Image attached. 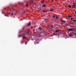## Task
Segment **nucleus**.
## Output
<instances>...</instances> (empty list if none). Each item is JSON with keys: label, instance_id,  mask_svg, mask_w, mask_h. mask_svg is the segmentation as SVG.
Returning a JSON list of instances; mask_svg holds the SVG:
<instances>
[{"label": "nucleus", "instance_id": "f257e3e1", "mask_svg": "<svg viewBox=\"0 0 76 76\" xmlns=\"http://www.w3.org/2000/svg\"><path fill=\"white\" fill-rule=\"evenodd\" d=\"M25 35V34H22L20 37H22V36H23V39H26V37L24 36V35Z\"/></svg>", "mask_w": 76, "mask_h": 76}, {"label": "nucleus", "instance_id": "412c9836", "mask_svg": "<svg viewBox=\"0 0 76 76\" xmlns=\"http://www.w3.org/2000/svg\"><path fill=\"white\" fill-rule=\"evenodd\" d=\"M11 15L12 16H13V13H11Z\"/></svg>", "mask_w": 76, "mask_h": 76}, {"label": "nucleus", "instance_id": "a211bd4d", "mask_svg": "<svg viewBox=\"0 0 76 76\" xmlns=\"http://www.w3.org/2000/svg\"><path fill=\"white\" fill-rule=\"evenodd\" d=\"M72 21H73V22H76V20H72Z\"/></svg>", "mask_w": 76, "mask_h": 76}, {"label": "nucleus", "instance_id": "6ab92c4d", "mask_svg": "<svg viewBox=\"0 0 76 76\" xmlns=\"http://www.w3.org/2000/svg\"><path fill=\"white\" fill-rule=\"evenodd\" d=\"M72 15H68V18H70V17H72Z\"/></svg>", "mask_w": 76, "mask_h": 76}, {"label": "nucleus", "instance_id": "9d476101", "mask_svg": "<svg viewBox=\"0 0 76 76\" xmlns=\"http://www.w3.org/2000/svg\"><path fill=\"white\" fill-rule=\"evenodd\" d=\"M54 9H53V10H50V12H53V11H54Z\"/></svg>", "mask_w": 76, "mask_h": 76}, {"label": "nucleus", "instance_id": "f03ea898", "mask_svg": "<svg viewBox=\"0 0 76 76\" xmlns=\"http://www.w3.org/2000/svg\"><path fill=\"white\" fill-rule=\"evenodd\" d=\"M67 30H68L69 31H74V28H68Z\"/></svg>", "mask_w": 76, "mask_h": 76}, {"label": "nucleus", "instance_id": "6e6552de", "mask_svg": "<svg viewBox=\"0 0 76 76\" xmlns=\"http://www.w3.org/2000/svg\"><path fill=\"white\" fill-rule=\"evenodd\" d=\"M39 29H40V30H42V28L41 27H39Z\"/></svg>", "mask_w": 76, "mask_h": 76}, {"label": "nucleus", "instance_id": "20e7f679", "mask_svg": "<svg viewBox=\"0 0 76 76\" xmlns=\"http://www.w3.org/2000/svg\"><path fill=\"white\" fill-rule=\"evenodd\" d=\"M74 32H72V33H69L68 34L69 36L70 37H71L72 36H73V34Z\"/></svg>", "mask_w": 76, "mask_h": 76}, {"label": "nucleus", "instance_id": "cd10ccee", "mask_svg": "<svg viewBox=\"0 0 76 76\" xmlns=\"http://www.w3.org/2000/svg\"><path fill=\"white\" fill-rule=\"evenodd\" d=\"M44 1H42V3H44Z\"/></svg>", "mask_w": 76, "mask_h": 76}, {"label": "nucleus", "instance_id": "c756f323", "mask_svg": "<svg viewBox=\"0 0 76 76\" xmlns=\"http://www.w3.org/2000/svg\"><path fill=\"white\" fill-rule=\"evenodd\" d=\"M32 24H34V23H33Z\"/></svg>", "mask_w": 76, "mask_h": 76}, {"label": "nucleus", "instance_id": "39448f33", "mask_svg": "<svg viewBox=\"0 0 76 76\" xmlns=\"http://www.w3.org/2000/svg\"><path fill=\"white\" fill-rule=\"evenodd\" d=\"M60 21H61V22H63V23H66V22H68V21H66L64 20H61Z\"/></svg>", "mask_w": 76, "mask_h": 76}, {"label": "nucleus", "instance_id": "c85d7f7f", "mask_svg": "<svg viewBox=\"0 0 76 76\" xmlns=\"http://www.w3.org/2000/svg\"><path fill=\"white\" fill-rule=\"evenodd\" d=\"M75 14H76V12H75Z\"/></svg>", "mask_w": 76, "mask_h": 76}, {"label": "nucleus", "instance_id": "dca6fc26", "mask_svg": "<svg viewBox=\"0 0 76 76\" xmlns=\"http://www.w3.org/2000/svg\"><path fill=\"white\" fill-rule=\"evenodd\" d=\"M68 7H69V8H71V7H72V6H71L70 5H69L68 6Z\"/></svg>", "mask_w": 76, "mask_h": 76}, {"label": "nucleus", "instance_id": "ddd939ff", "mask_svg": "<svg viewBox=\"0 0 76 76\" xmlns=\"http://www.w3.org/2000/svg\"><path fill=\"white\" fill-rule=\"evenodd\" d=\"M42 12H45L46 13H47V12H46V11L45 10H42Z\"/></svg>", "mask_w": 76, "mask_h": 76}, {"label": "nucleus", "instance_id": "aec40b11", "mask_svg": "<svg viewBox=\"0 0 76 76\" xmlns=\"http://www.w3.org/2000/svg\"><path fill=\"white\" fill-rule=\"evenodd\" d=\"M56 19H58V17H56Z\"/></svg>", "mask_w": 76, "mask_h": 76}, {"label": "nucleus", "instance_id": "1a4fd4ad", "mask_svg": "<svg viewBox=\"0 0 76 76\" xmlns=\"http://www.w3.org/2000/svg\"><path fill=\"white\" fill-rule=\"evenodd\" d=\"M4 15L5 16H7V17H9V16H8V15H7V14H5Z\"/></svg>", "mask_w": 76, "mask_h": 76}, {"label": "nucleus", "instance_id": "b1692460", "mask_svg": "<svg viewBox=\"0 0 76 76\" xmlns=\"http://www.w3.org/2000/svg\"><path fill=\"white\" fill-rule=\"evenodd\" d=\"M51 28H54V27H53V26H51Z\"/></svg>", "mask_w": 76, "mask_h": 76}, {"label": "nucleus", "instance_id": "5701e85b", "mask_svg": "<svg viewBox=\"0 0 76 76\" xmlns=\"http://www.w3.org/2000/svg\"><path fill=\"white\" fill-rule=\"evenodd\" d=\"M53 18H55V16L53 15Z\"/></svg>", "mask_w": 76, "mask_h": 76}, {"label": "nucleus", "instance_id": "f3484780", "mask_svg": "<svg viewBox=\"0 0 76 76\" xmlns=\"http://www.w3.org/2000/svg\"><path fill=\"white\" fill-rule=\"evenodd\" d=\"M56 32H59V30H56Z\"/></svg>", "mask_w": 76, "mask_h": 76}, {"label": "nucleus", "instance_id": "a878e982", "mask_svg": "<svg viewBox=\"0 0 76 76\" xmlns=\"http://www.w3.org/2000/svg\"><path fill=\"white\" fill-rule=\"evenodd\" d=\"M26 6L27 7H28V5L26 4Z\"/></svg>", "mask_w": 76, "mask_h": 76}, {"label": "nucleus", "instance_id": "0eeeda50", "mask_svg": "<svg viewBox=\"0 0 76 76\" xmlns=\"http://www.w3.org/2000/svg\"><path fill=\"white\" fill-rule=\"evenodd\" d=\"M42 7H46V5L45 4L42 5Z\"/></svg>", "mask_w": 76, "mask_h": 76}, {"label": "nucleus", "instance_id": "7ed1b4c3", "mask_svg": "<svg viewBox=\"0 0 76 76\" xmlns=\"http://www.w3.org/2000/svg\"><path fill=\"white\" fill-rule=\"evenodd\" d=\"M76 4L75 3H74L73 5L72 6V9H73V8H74V9H75V7H76Z\"/></svg>", "mask_w": 76, "mask_h": 76}, {"label": "nucleus", "instance_id": "423d86ee", "mask_svg": "<svg viewBox=\"0 0 76 76\" xmlns=\"http://www.w3.org/2000/svg\"><path fill=\"white\" fill-rule=\"evenodd\" d=\"M31 22H29L28 23H27V26H31Z\"/></svg>", "mask_w": 76, "mask_h": 76}, {"label": "nucleus", "instance_id": "2eb2a0df", "mask_svg": "<svg viewBox=\"0 0 76 76\" xmlns=\"http://www.w3.org/2000/svg\"><path fill=\"white\" fill-rule=\"evenodd\" d=\"M70 27H71V28H72V27H75V26L72 25V26H70Z\"/></svg>", "mask_w": 76, "mask_h": 76}, {"label": "nucleus", "instance_id": "4468645a", "mask_svg": "<svg viewBox=\"0 0 76 76\" xmlns=\"http://www.w3.org/2000/svg\"><path fill=\"white\" fill-rule=\"evenodd\" d=\"M33 2H34V1H33V0H31V3H33Z\"/></svg>", "mask_w": 76, "mask_h": 76}, {"label": "nucleus", "instance_id": "f8f14e48", "mask_svg": "<svg viewBox=\"0 0 76 76\" xmlns=\"http://www.w3.org/2000/svg\"><path fill=\"white\" fill-rule=\"evenodd\" d=\"M38 42H34V44L35 45L37 44H38Z\"/></svg>", "mask_w": 76, "mask_h": 76}, {"label": "nucleus", "instance_id": "bb28decb", "mask_svg": "<svg viewBox=\"0 0 76 76\" xmlns=\"http://www.w3.org/2000/svg\"><path fill=\"white\" fill-rule=\"evenodd\" d=\"M52 2H53L54 1V0H52Z\"/></svg>", "mask_w": 76, "mask_h": 76}, {"label": "nucleus", "instance_id": "393cba45", "mask_svg": "<svg viewBox=\"0 0 76 76\" xmlns=\"http://www.w3.org/2000/svg\"><path fill=\"white\" fill-rule=\"evenodd\" d=\"M74 35H76V33L74 34Z\"/></svg>", "mask_w": 76, "mask_h": 76}, {"label": "nucleus", "instance_id": "9b49d317", "mask_svg": "<svg viewBox=\"0 0 76 76\" xmlns=\"http://www.w3.org/2000/svg\"><path fill=\"white\" fill-rule=\"evenodd\" d=\"M10 6H11V7H13V5L12 4H11L10 5Z\"/></svg>", "mask_w": 76, "mask_h": 76}, {"label": "nucleus", "instance_id": "4be33fe9", "mask_svg": "<svg viewBox=\"0 0 76 76\" xmlns=\"http://www.w3.org/2000/svg\"><path fill=\"white\" fill-rule=\"evenodd\" d=\"M72 19H73V18H71V20H72Z\"/></svg>", "mask_w": 76, "mask_h": 76}]
</instances>
